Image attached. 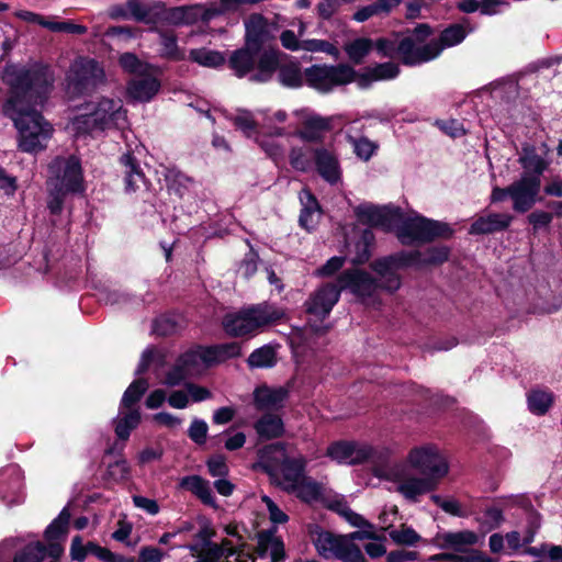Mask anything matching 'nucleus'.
Here are the masks:
<instances>
[{"mask_svg": "<svg viewBox=\"0 0 562 562\" xmlns=\"http://www.w3.org/2000/svg\"><path fill=\"white\" fill-rule=\"evenodd\" d=\"M529 411L538 416L544 415L553 404L551 392L543 390H532L527 395Z\"/></svg>", "mask_w": 562, "mask_h": 562, "instance_id": "4c0bfd02", "label": "nucleus"}, {"mask_svg": "<svg viewBox=\"0 0 562 562\" xmlns=\"http://www.w3.org/2000/svg\"><path fill=\"white\" fill-rule=\"evenodd\" d=\"M430 501L449 515L457 516V517H465L467 516V513L463 510L459 501H457L453 497L442 498L440 495L432 494L430 496Z\"/></svg>", "mask_w": 562, "mask_h": 562, "instance_id": "bf43d9fd", "label": "nucleus"}, {"mask_svg": "<svg viewBox=\"0 0 562 562\" xmlns=\"http://www.w3.org/2000/svg\"><path fill=\"white\" fill-rule=\"evenodd\" d=\"M190 58L203 67L216 68L225 63V57L217 50L196 48L190 52Z\"/></svg>", "mask_w": 562, "mask_h": 562, "instance_id": "79ce46f5", "label": "nucleus"}, {"mask_svg": "<svg viewBox=\"0 0 562 562\" xmlns=\"http://www.w3.org/2000/svg\"><path fill=\"white\" fill-rule=\"evenodd\" d=\"M518 161L525 170L524 173H530V176H538L539 178L548 168L546 159L531 145L522 146Z\"/></svg>", "mask_w": 562, "mask_h": 562, "instance_id": "c756f323", "label": "nucleus"}, {"mask_svg": "<svg viewBox=\"0 0 562 562\" xmlns=\"http://www.w3.org/2000/svg\"><path fill=\"white\" fill-rule=\"evenodd\" d=\"M513 215L507 213H488L477 217L470 226L471 235H488L503 232L513 222Z\"/></svg>", "mask_w": 562, "mask_h": 562, "instance_id": "5701e85b", "label": "nucleus"}, {"mask_svg": "<svg viewBox=\"0 0 562 562\" xmlns=\"http://www.w3.org/2000/svg\"><path fill=\"white\" fill-rule=\"evenodd\" d=\"M313 154L305 148L294 147L289 155L290 165L297 171H308L312 168Z\"/></svg>", "mask_w": 562, "mask_h": 562, "instance_id": "49530a36", "label": "nucleus"}, {"mask_svg": "<svg viewBox=\"0 0 562 562\" xmlns=\"http://www.w3.org/2000/svg\"><path fill=\"white\" fill-rule=\"evenodd\" d=\"M257 434L266 439L277 438L283 434L282 419L272 414H266L255 425Z\"/></svg>", "mask_w": 562, "mask_h": 562, "instance_id": "c9c22d12", "label": "nucleus"}, {"mask_svg": "<svg viewBox=\"0 0 562 562\" xmlns=\"http://www.w3.org/2000/svg\"><path fill=\"white\" fill-rule=\"evenodd\" d=\"M385 15V13L380 9V7L373 2L368 5H364L360 9H358L353 15L352 19L356 22L362 23L366 22L374 16H382Z\"/></svg>", "mask_w": 562, "mask_h": 562, "instance_id": "69168bd1", "label": "nucleus"}, {"mask_svg": "<svg viewBox=\"0 0 562 562\" xmlns=\"http://www.w3.org/2000/svg\"><path fill=\"white\" fill-rule=\"evenodd\" d=\"M207 434V425L204 420L194 419L189 428V437L195 443L201 445L205 442Z\"/></svg>", "mask_w": 562, "mask_h": 562, "instance_id": "774afa93", "label": "nucleus"}, {"mask_svg": "<svg viewBox=\"0 0 562 562\" xmlns=\"http://www.w3.org/2000/svg\"><path fill=\"white\" fill-rule=\"evenodd\" d=\"M337 283L342 290H349L353 295L363 302L375 303V295L381 289L379 282L367 271L361 269H348L341 272L337 279Z\"/></svg>", "mask_w": 562, "mask_h": 562, "instance_id": "f8f14e48", "label": "nucleus"}, {"mask_svg": "<svg viewBox=\"0 0 562 562\" xmlns=\"http://www.w3.org/2000/svg\"><path fill=\"white\" fill-rule=\"evenodd\" d=\"M3 81L12 90L3 112L19 131L20 148L27 153L43 149L52 136L53 127L34 106L43 104L50 92L53 71L38 64L30 67L9 65L3 71Z\"/></svg>", "mask_w": 562, "mask_h": 562, "instance_id": "f257e3e1", "label": "nucleus"}, {"mask_svg": "<svg viewBox=\"0 0 562 562\" xmlns=\"http://www.w3.org/2000/svg\"><path fill=\"white\" fill-rule=\"evenodd\" d=\"M127 125L126 110L121 99L101 98L87 105V112L71 121L77 134H92L106 130L124 128Z\"/></svg>", "mask_w": 562, "mask_h": 562, "instance_id": "7ed1b4c3", "label": "nucleus"}, {"mask_svg": "<svg viewBox=\"0 0 562 562\" xmlns=\"http://www.w3.org/2000/svg\"><path fill=\"white\" fill-rule=\"evenodd\" d=\"M400 67L397 64L393 61H387L383 64H376L374 66L368 67L364 72V77L376 81V80H391L398 76Z\"/></svg>", "mask_w": 562, "mask_h": 562, "instance_id": "37998d69", "label": "nucleus"}, {"mask_svg": "<svg viewBox=\"0 0 562 562\" xmlns=\"http://www.w3.org/2000/svg\"><path fill=\"white\" fill-rule=\"evenodd\" d=\"M104 79V71L90 58H77L70 66L67 77L68 89L81 94L92 91Z\"/></svg>", "mask_w": 562, "mask_h": 562, "instance_id": "9b49d317", "label": "nucleus"}, {"mask_svg": "<svg viewBox=\"0 0 562 562\" xmlns=\"http://www.w3.org/2000/svg\"><path fill=\"white\" fill-rule=\"evenodd\" d=\"M529 224L532 226L533 231L537 232L543 227H547L551 224L553 220V214L537 210L531 212L527 217Z\"/></svg>", "mask_w": 562, "mask_h": 562, "instance_id": "0e129e2a", "label": "nucleus"}, {"mask_svg": "<svg viewBox=\"0 0 562 562\" xmlns=\"http://www.w3.org/2000/svg\"><path fill=\"white\" fill-rule=\"evenodd\" d=\"M288 394V390L283 386L260 385L254 391L255 407L258 411H277L283 406Z\"/></svg>", "mask_w": 562, "mask_h": 562, "instance_id": "4be33fe9", "label": "nucleus"}, {"mask_svg": "<svg viewBox=\"0 0 562 562\" xmlns=\"http://www.w3.org/2000/svg\"><path fill=\"white\" fill-rule=\"evenodd\" d=\"M258 268V255L250 250L239 265L238 272L246 279L252 277Z\"/></svg>", "mask_w": 562, "mask_h": 562, "instance_id": "338daca9", "label": "nucleus"}, {"mask_svg": "<svg viewBox=\"0 0 562 562\" xmlns=\"http://www.w3.org/2000/svg\"><path fill=\"white\" fill-rule=\"evenodd\" d=\"M258 52L259 50H254V48L248 45L233 52L228 58L229 68L237 77H245L255 69Z\"/></svg>", "mask_w": 562, "mask_h": 562, "instance_id": "bb28decb", "label": "nucleus"}, {"mask_svg": "<svg viewBox=\"0 0 562 562\" xmlns=\"http://www.w3.org/2000/svg\"><path fill=\"white\" fill-rule=\"evenodd\" d=\"M156 69L135 76L127 85V94L139 102L150 101L160 89V81L156 77Z\"/></svg>", "mask_w": 562, "mask_h": 562, "instance_id": "6ab92c4d", "label": "nucleus"}, {"mask_svg": "<svg viewBox=\"0 0 562 562\" xmlns=\"http://www.w3.org/2000/svg\"><path fill=\"white\" fill-rule=\"evenodd\" d=\"M69 519L70 513L67 508H64L58 517L46 528L45 537L49 541L48 547H46V555L48 554L53 559H58L61 555L64 549L56 540L66 535Z\"/></svg>", "mask_w": 562, "mask_h": 562, "instance_id": "b1692460", "label": "nucleus"}, {"mask_svg": "<svg viewBox=\"0 0 562 562\" xmlns=\"http://www.w3.org/2000/svg\"><path fill=\"white\" fill-rule=\"evenodd\" d=\"M48 188L57 192L76 193L82 191V171L78 158L57 157L49 165Z\"/></svg>", "mask_w": 562, "mask_h": 562, "instance_id": "1a4fd4ad", "label": "nucleus"}, {"mask_svg": "<svg viewBox=\"0 0 562 562\" xmlns=\"http://www.w3.org/2000/svg\"><path fill=\"white\" fill-rule=\"evenodd\" d=\"M147 389L148 382L145 379H137L124 392L117 417L114 419L115 434L119 439L127 440L131 431L139 425L140 412L133 406Z\"/></svg>", "mask_w": 562, "mask_h": 562, "instance_id": "0eeeda50", "label": "nucleus"}, {"mask_svg": "<svg viewBox=\"0 0 562 562\" xmlns=\"http://www.w3.org/2000/svg\"><path fill=\"white\" fill-rule=\"evenodd\" d=\"M305 465L306 460L303 457L289 458L279 469V473L276 476L278 477L279 485L288 492L295 488L299 482H302V479L305 476Z\"/></svg>", "mask_w": 562, "mask_h": 562, "instance_id": "393cba45", "label": "nucleus"}, {"mask_svg": "<svg viewBox=\"0 0 562 562\" xmlns=\"http://www.w3.org/2000/svg\"><path fill=\"white\" fill-rule=\"evenodd\" d=\"M452 233V228L447 223L416 215L403 221L397 236L403 244H411L427 243L438 237L449 238Z\"/></svg>", "mask_w": 562, "mask_h": 562, "instance_id": "6e6552de", "label": "nucleus"}, {"mask_svg": "<svg viewBox=\"0 0 562 562\" xmlns=\"http://www.w3.org/2000/svg\"><path fill=\"white\" fill-rule=\"evenodd\" d=\"M389 536L393 542L401 546H414L420 540V536L412 527L405 525L391 530Z\"/></svg>", "mask_w": 562, "mask_h": 562, "instance_id": "864d4df0", "label": "nucleus"}, {"mask_svg": "<svg viewBox=\"0 0 562 562\" xmlns=\"http://www.w3.org/2000/svg\"><path fill=\"white\" fill-rule=\"evenodd\" d=\"M278 70L279 81L285 87L297 88L305 80V72L302 74L300 65L295 61L282 63Z\"/></svg>", "mask_w": 562, "mask_h": 562, "instance_id": "f704fd0d", "label": "nucleus"}, {"mask_svg": "<svg viewBox=\"0 0 562 562\" xmlns=\"http://www.w3.org/2000/svg\"><path fill=\"white\" fill-rule=\"evenodd\" d=\"M540 190L541 179L538 176L522 173L509 186L513 209L520 213L529 211L539 200Z\"/></svg>", "mask_w": 562, "mask_h": 562, "instance_id": "4468645a", "label": "nucleus"}, {"mask_svg": "<svg viewBox=\"0 0 562 562\" xmlns=\"http://www.w3.org/2000/svg\"><path fill=\"white\" fill-rule=\"evenodd\" d=\"M376 450L357 441H336L327 447L326 456L338 464L355 465L375 461Z\"/></svg>", "mask_w": 562, "mask_h": 562, "instance_id": "ddd939ff", "label": "nucleus"}, {"mask_svg": "<svg viewBox=\"0 0 562 562\" xmlns=\"http://www.w3.org/2000/svg\"><path fill=\"white\" fill-rule=\"evenodd\" d=\"M408 259V254L402 256H389L378 260H374L371 263L372 270L378 274L380 279V288L394 292L401 286V279L397 274V270L402 266H411L412 263H406Z\"/></svg>", "mask_w": 562, "mask_h": 562, "instance_id": "dca6fc26", "label": "nucleus"}, {"mask_svg": "<svg viewBox=\"0 0 562 562\" xmlns=\"http://www.w3.org/2000/svg\"><path fill=\"white\" fill-rule=\"evenodd\" d=\"M122 165L125 167V184L127 191H135L144 181V175L138 168L136 160L131 155H123Z\"/></svg>", "mask_w": 562, "mask_h": 562, "instance_id": "ea45409f", "label": "nucleus"}, {"mask_svg": "<svg viewBox=\"0 0 562 562\" xmlns=\"http://www.w3.org/2000/svg\"><path fill=\"white\" fill-rule=\"evenodd\" d=\"M505 520L503 510L496 506L484 509L482 516L476 518L483 532L498 528Z\"/></svg>", "mask_w": 562, "mask_h": 562, "instance_id": "a18cd8bd", "label": "nucleus"}, {"mask_svg": "<svg viewBox=\"0 0 562 562\" xmlns=\"http://www.w3.org/2000/svg\"><path fill=\"white\" fill-rule=\"evenodd\" d=\"M438 548L442 550H453L454 552L469 554L472 550L469 548L479 542V536L471 530L447 531L438 533L436 537Z\"/></svg>", "mask_w": 562, "mask_h": 562, "instance_id": "aec40b11", "label": "nucleus"}, {"mask_svg": "<svg viewBox=\"0 0 562 562\" xmlns=\"http://www.w3.org/2000/svg\"><path fill=\"white\" fill-rule=\"evenodd\" d=\"M46 557V546L37 541L27 544L14 557V562H41Z\"/></svg>", "mask_w": 562, "mask_h": 562, "instance_id": "de8ad7c7", "label": "nucleus"}, {"mask_svg": "<svg viewBox=\"0 0 562 562\" xmlns=\"http://www.w3.org/2000/svg\"><path fill=\"white\" fill-rule=\"evenodd\" d=\"M429 562H441V561H448V562H494L490 557H487L485 553L473 550L469 554H458V553H439L431 555L428 559Z\"/></svg>", "mask_w": 562, "mask_h": 562, "instance_id": "a19ab883", "label": "nucleus"}, {"mask_svg": "<svg viewBox=\"0 0 562 562\" xmlns=\"http://www.w3.org/2000/svg\"><path fill=\"white\" fill-rule=\"evenodd\" d=\"M277 362L276 350L271 346H263L254 350L248 357L251 368H271Z\"/></svg>", "mask_w": 562, "mask_h": 562, "instance_id": "c03bdc74", "label": "nucleus"}, {"mask_svg": "<svg viewBox=\"0 0 562 562\" xmlns=\"http://www.w3.org/2000/svg\"><path fill=\"white\" fill-rule=\"evenodd\" d=\"M349 140L357 157L364 161H368L378 149V144L367 137L355 138L350 136Z\"/></svg>", "mask_w": 562, "mask_h": 562, "instance_id": "5fc2aeb1", "label": "nucleus"}, {"mask_svg": "<svg viewBox=\"0 0 562 562\" xmlns=\"http://www.w3.org/2000/svg\"><path fill=\"white\" fill-rule=\"evenodd\" d=\"M289 459L283 443H271L259 450V465L271 476H277L279 469Z\"/></svg>", "mask_w": 562, "mask_h": 562, "instance_id": "a878e982", "label": "nucleus"}, {"mask_svg": "<svg viewBox=\"0 0 562 562\" xmlns=\"http://www.w3.org/2000/svg\"><path fill=\"white\" fill-rule=\"evenodd\" d=\"M336 559L341 562H366V558L361 552L360 547L351 542L350 538H346Z\"/></svg>", "mask_w": 562, "mask_h": 562, "instance_id": "6e6d98bb", "label": "nucleus"}, {"mask_svg": "<svg viewBox=\"0 0 562 562\" xmlns=\"http://www.w3.org/2000/svg\"><path fill=\"white\" fill-rule=\"evenodd\" d=\"M246 45L260 50L267 37V20L258 13L251 14L245 22Z\"/></svg>", "mask_w": 562, "mask_h": 562, "instance_id": "cd10ccee", "label": "nucleus"}, {"mask_svg": "<svg viewBox=\"0 0 562 562\" xmlns=\"http://www.w3.org/2000/svg\"><path fill=\"white\" fill-rule=\"evenodd\" d=\"M340 292L338 283L323 284L305 302L306 312L315 319H324L338 302Z\"/></svg>", "mask_w": 562, "mask_h": 562, "instance_id": "2eb2a0df", "label": "nucleus"}, {"mask_svg": "<svg viewBox=\"0 0 562 562\" xmlns=\"http://www.w3.org/2000/svg\"><path fill=\"white\" fill-rule=\"evenodd\" d=\"M356 215L362 224L374 227H381L384 231H391L400 220V210L386 206H376L372 204L359 205Z\"/></svg>", "mask_w": 562, "mask_h": 562, "instance_id": "f3484780", "label": "nucleus"}, {"mask_svg": "<svg viewBox=\"0 0 562 562\" xmlns=\"http://www.w3.org/2000/svg\"><path fill=\"white\" fill-rule=\"evenodd\" d=\"M233 124L240 131L244 132L246 136H250L256 131V122L254 120L252 114L249 111L241 110L238 111L232 117Z\"/></svg>", "mask_w": 562, "mask_h": 562, "instance_id": "052dcab7", "label": "nucleus"}, {"mask_svg": "<svg viewBox=\"0 0 562 562\" xmlns=\"http://www.w3.org/2000/svg\"><path fill=\"white\" fill-rule=\"evenodd\" d=\"M374 476L392 484L393 492L409 503L435 491L449 473V463L441 450L432 443L413 447L404 461L390 465L374 464Z\"/></svg>", "mask_w": 562, "mask_h": 562, "instance_id": "f03ea898", "label": "nucleus"}, {"mask_svg": "<svg viewBox=\"0 0 562 562\" xmlns=\"http://www.w3.org/2000/svg\"><path fill=\"white\" fill-rule=\"evenodd\" d=\"M431 30L427 24L417 25L407 36L400 41V58L408 66L420 65L437 58L442 46L436 41L426 43Z\"/></svg>", "mask_w": 562, "mask_h": 562, "instance_id": "39448f33", "label": "nucleus"}, {"mask_svg": "<svg viewBox=\"0 0 562 562\" xmlns=\"http://www.w3.org/2000/svg\"><path fill=\"white\" fill-rule=\"evenodd\" d=\"M313 157L318 175L329 184L336 186L341 181V168L338 158L326 148H316Z\"/></svg>", "mask_w": 562, "mask_h": 562, "instance_id": "412c9836", "label": "nucleus"}, {"mask_svg": "<svg viewBox=\"0 0 562 562\" xmlns=\"http://www.w3.org/2000/svg\"><path fill=\"white\" fill-rule=\"evenodd\" d=\"M353 78L355 70L348 65H314L305 69L306 83L321 92H328L335 87L347 85Z\"/></svg>", "mask_w": 562, "mask_h": 562, "instance_id": "9d476101", "label": "nucleus"}, {"mask_svg": "<svg viewBox=\"0 0 562 562\" xmlns=\"http://www.w3.org/2000/svg\"><path fill=\"white\" fill-rule=\"evenodd\" d=\"M373 48V42L369 38H357L346 46L349 58L359 64Z\"/></svg>", "mask_w": 562, "mask_h": 562, "instance_id": "09e8293b", "label": "nucleus"}, {"mask_svg": "<svg viewBox=\"0 0 562 562\" xmlns=\"http://www.w3.org/2000/svg\"><path fill=\"white\" fill-rule=\"evenodd\" d=\"M295 115L302 124V128L295 135L308 143L321 142L325 132L330 128V120L305 111H296Z\"/></svg>", "mask_w": 562, "mask_h": 562, "instance_id": "a211bd4d", "label": "nucleus"}, {"mask_svg": "<svg viewBox=\"0 0 562 562\" xmlns=\"http://www.w3.org/2000/svg\"><path fill=\"white\" fill-rule=\"evenodd\" d=\"M400 41L398 36L379 38L373 43V47L382 57H400Z\"/></svg>", "mask_w": 562, "mask_h": 562, "instance_id": "13d9d810", "label": "nucleus"}, {"mask_svg": "<svg viewBox=\"0 0 562 562\" xmlns=\"http://www.w3.org/2000/svg\"><path fill=\"white\" fill-rule=\"evenodd\" d=\"M201 9L198 5H182L172 8L168 12V20L175 25H190L199 21Z\"/></svg>", "mask_w": 562, "mask_h": 562, "instance_id": "e433bc0d", "label": "nucleus"}, {"mask_svg": "<svg viewBox=\"0 0 562 562\" xmlns=\"http://www.w3.org/2000/svg\"><path fill=\"white\" fill-rule=\"evenodd\" d=\"M301 50L311 53H326L328 55L338 54V49L331 43L324 40H303Z\"/></svg>", "mask_w": 562, "mask_h": 562, "instance_id": "680f3d73", "label": "nucleus"}, {"mask_svg": "<svg viewBox=\"0 0 562 562\" xmlns=\"http://www.w3.org/2000/svg\"><path fill=\"white\" fill-rule=\"evenodd\" d=\"M346 538L335 536L328 531L317 535L314 540L316 551L325 559L336 558Z\"/></svg>", "mask_w": 562, "mask_h": 562, "instance_id": "473e14b6", "label": "nucleus"}, {"mask_svg": "<svg viewBox=\"0 0 562 562\" xmlns=\"http://www.w3.org/2000/svg\"><path fill=\"white\" fill-rule=\"evenodd\" d=\"M215 352L210 348H196L182 353L172 369L166 374L164 383L168 386L181 384L184 380L200 375L215 362Z\"/></svg>", "mask_w": 562, "mask_h": 562, "instance_id": "423d86ee", "label": "nucleus"}, {"mask_svg": "<svg viewBox=\"0 0 562 562\" xmlns=\"http://www.w3.org/2000/svg\"><path fill=\"white\" fill-rule=\"evenodd\" d=\"M119 63L121 67L135 76L153 70L154 66L140 61L134 54L124 53L120 56Z\"/></svg>", "mask_w": 562, "mask_h": 562, "instance_id": "8fccbe9b", "label": "nucleus"}, {"mask_svg": "<svg viewBox=\"0 0 562 562\" xmlns=\"http://www.w3.org/2000/svg\"><path fill=\"white\" fill-rule=\"evenodd\" d=\"M177 330V323L171 316H161L154 322L153 331L158 336H168Z\"/></svg>", "mask_w": 562, "mask_h": 562, "instance_id": "e2e57ef3", "label": "nucleus"}, {"mask_svg": "<svg viewBox=\"0 0 562 562\" xmlns=\"http://www.w3.org/2000/svg\"><path fill=\"white\" fill-rule=\"evenodd\" d=\"M472 31V27H467L464 24H452L441 32L437 42L442 46L443 50L446 47H452L460 44L468 33Z\"/></svg>", "mask_w": 562, "mask_h": 562, "instance_id": "58836bf2", "label": "nucleus"}, {"mask_svg": "<svg viewBox=\"0 0 562 562\" xmlns=\"http://www.w3.org/2000/svg\"><path fill=\"white\" fill-rule=\"evenodd\" d=\"M157 33L160 57L169 60L184 59V50L179 47L177 35L172 31L159 30Z\"/></svg>", "mask_w": 562, "mask_h": 562, "instance_id": "2f4dec72", "label": "nucleus"}, {"mask_svg": "<svg viewBox=\"0 0 562 562\" xmlns=\"http://www.w3.org/2000/svg\"><path fill=\"white\" fill-rule=\"evenodd\" d=\"M284 313L271 304H257L227 314L223 319V326L231 336L250 335L259 329L276 323Z\"/></svg>", "mask_w": 562, "mask_h": 562, "instance_id": "20e7f679", "label": "nucleus"}, {"mask_svg": "<svg viewBox=\"0 0 562 562\" xmlns=\"http://www.w3.org/2000/svg\"><path fill=\"white\" fill-rule=\"evenodd\" d=\"M289 492L294 493L305 502H311L318 497L319 486L316 482L305 475L302 479V482H299L295 488H292Z\"/></svg>", "mask_w": 562, "mask_h": 562, "instance_id": "603ef678", "label": "nucleus"}, {"mask_svg": "<svg viewBox=\"0 0 562 562\" xmlns=\"http://www.w3.org/2000/svg\"><path fill=\"white\" fill-rule=\"evenodd\" d=\"M449 252L450 250L446 246L431 247L426 249L424 252L413 251L408 254L406 263L416 266L441 265L448 260Z\"/></svg>", "mask_w": 562, "mask_h": 562, "instance_id": "c85d7f7f", "label": "nucleus"}, {"mask_svg": "<svg viewBox=\"0 0 562 562\" xmlns=\"http://www.w3.org/2000/svg\"><path fill=\"white\" fill-rule=\"evenodd\" d=\"M257 71L251 75L250 80L256 82H266L270 80L277 69H279L280 63L278 53L269 50L262 53L259 57L257 56Z\"/></svg>", "mask_w": 562, "mask_h": 562, "instance_id": "7c9ffc66", "label": "nucleus"}, {"mask_svg": "<svg viewBox=\"0 0 562 562\" xmlns=\"http://www.w3.org/2000/svg\"><path fill=\"white\" fill-rule=\"evenodd\" d=\"M259 546L270 553L272 562H282L285 558L283 542L273 536L261 537Z\"/></svg>", "mask_w": 562, "mask_h": 562, "instance_id": "3c124183", "label": "nucleus"}, {"mask_svg": "<svg viewBox=\"0 0 562 562\" xmlns=\"http://www.w3.org/2000/svg\"><path fill=\"white\" fill-rule=\"evenodd\" d=\"M181 487L192 492L204 504L215 506V498L207 481L199 475L186 476L180 482Z\"/></svg>", "mask_w": 562, "mask_h": 562, "instance_id": "72a5a7b5", "label": "nucleus"}, {"mask_svg": "<svg viewBox=\"0 0 562 562\" xmlns=\"http://www.w3.org/2000/svg\"><path fill=\"white\" fill-rule=\"evenodd\" d=\"M305 24L303 22H300L297 34H295L291 30H285L280 35L281 44L284 48L289 50H301L303 45V40H300L299 37H302L305 33Z\"/></svg>", "mask_w": 562, "mask_h": 562, "instance_id": "4d7b16f0", "label": "nucleus"}]
</instances>
